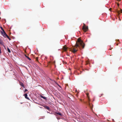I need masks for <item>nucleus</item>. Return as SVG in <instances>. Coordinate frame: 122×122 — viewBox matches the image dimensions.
Masks as SVG:
<instances>
[{
	"mask_svg": "<svg viewBox=\"0 0 122 122\" xmlns=\"http://www.w3.org/2000/svg\"><path fill=\"white\" fill-rule=\"evenodd\" d=\"M6 37H7V38L8 39V38H9V36L7 35V36H6Z\"/></svg>",
	"mask_w": 122,
	"mask_h": 122,
	"instance_id": "f3484780",
	"label": "nucleus"
},
{
	"mask_svg": "<svg viewBox=\"0 0 122 122\" xmlns=\"http://www.w3.org/2000/svg\"><path fill=\"white\" fill-rule=\"evenodd\" d=\"M89 104H90V103L89 102Z\"/></svg>",
	"mask_w": 122,
	"mask_h": 122,
	"instance_id": "393cba45",
	"label": "nucleus"
},
{
	"mask_svg": "<svg viewBox=\"0 0 122 122\" xmlns=\"http://www.w3.org/2000/svg\"><path fill=\"white\" fill-rule=\"evenodd\" d=\"M20 85L22 86L23 87L24 86V85L23 83H20Z\"/></svg>",
	"mask_w": 122,
	"mask_h": 122,
	"instance_id": "4468645a",
	"label": "nucleus"
},
{
	"mask_svg": "<svg viewBox=\"0 0 122 122\" xmlns=\"http://www.w3.org/2000/svg\"><path fill=\"white\" fill-rule=\"evenodd\" d=\"M0 44L2 45L3 44V41L0 39Z\"/></svg>",
	"mask_w": 122,
	"mask_h": 122,
	"instance_id": "9d476101",
	"label": "nucleus"
},
{
	"mask_svg": "<svg viewBox=\"0 0 122 122\" xmlns=\"http://www.w3.org/2000/svg\"><path fill=\"white\" fill-rule=\"evenodd\" d=\"M86 95H87V97H88V100L89 101L90 99H89V93H86Z\"/></svg>",
	"mask_w": 122,
	"mask_h": 122,
	"instance_id": "9b49d317",
	"label": "nucleus"
},
{
	"mask_svg": "<svg viewBox=\"0 0 122 122\" xmlns=\"http://www.w3.org/2000/svg\"><path fill=\"white\" fill-rule=\"evenodd\" d=\"M24 96L25 97V98H26L27 99L29 100V98L28 97H27V94L26 93L25 94H24Z\"/></svg>",
	"mask_w": 122,
	"mask_h": 122,
	"instance_id": "0eeeda50",
	"label": "nucleus"
},
{
	"mask_svg": "<svg viewBox=\"0 0 122 122\" xmlns=\"http://www.w3.org/2000/svg\"><path fill=\"white\" fill-rule=\"evenodd\" d=\"M1 33L2 34L3 36L5 37H6V36H7V35L5 33V32L4 31L2 32L1 31Z\"/></svg>",
	"mask_w": 122,
	"mask_h": 122,
	"instance_id": "7ed1b4c3",
	"label": "nucleus"
},
{
	"mask_svg": "<svg viewBox=\"0 0 122 122\" xmlns=\"http://www.w3.org/2000/svg\"><path fill=\"white\" fill-rule=\"evenodd\" d=\"M118 5H119V4H118Z\"/></svg>",
	"mask_w": 122,
	"mask_h": 122,
	"instance_id": "b1692460",
	"label": "nucleus"
},
{
	"mask_svg": "<svg viewBox=\"0 0 122 122\" xmlns=\"http://www.w3.org/2000/svg\"><path fill=\"white\" fill-rule=\"evenodd\" d=\"M3 46H4V47L5 49H6L5 47V46L4 45Z\"/></svg>",
	"mask_w": 122,
	"mask_h": 122,
	"instance_id": "412c9836",
	"label": "nucleus"
},
{
	"mask_svg": "<svg viewBox=\"0 0 122 122\" xmlns=\"http://www.w3.org/2000/svg\"><path fill=\"white\" fill-rule=\"evenodd\" d=\"M77 42L78 43L76 42L74 47L71 49V51L74 53H76L77 51L78 47H79L80 49H81V47H82V48L83 49L85 46V44L83 41L79 38L78 39Z\"/></svg>",
	"mask_w": 122,
	"mask_h": 122,
	"instance_id": "f257e3e1",
	"label": "nucleus"
},
{
	"mask_svg": "<svg viewBox=\"0 0 122 122\" xmlns=\"http://www.w3.org/2000/svg\"><path fill=\"white\" fill-rule=\"evenodd\" d=\"M68 48V47H67L66 46H64L63 47V50L65 51H67V49Z\"/></svg>",
	"mask_w": 122,
	"mask_h": 122,
	"instance_id": "20e7f679",
	"label": "nucleus"
},
{
	"mask_svg": "<svg viewBox=\"0 0 122 122\" xmlns=\"http://www.w3.org/2000/svg\"><path fill=\"white\" fill-rule=\"evenodd\" d=\"M58 86H59L60 87H61V86H60L59 85H58Z\"/></svg>",
	"mask_w": 122,
	"mask_h": 122,
	"instance_id": "5701e85b",
	"label": "nucleus"
},
{
	"mask_svg": "<svg viewBox=\"0 0 122 122\" xmlns=\"http://www.w3.org/2000/svg\"><path fill=\"white\" fill-rule=\"evenodd\" d=\"M116 12L118 13V14H120V13H122V10L120 9V10H117Z\"/></svg>",
	"mask_w": 122,
	"mask_h": 122,
	"instance_id": "423d86ee",
	"label": "nucleus"
},
{
	"mask_svg": "<svg viewBox=\"0 0 122 122\" xmlns=\"http://www.w3.org/2000/svg\"><path fill=\"white\" fill-rule=\"evenodd\" d=\"M44 107L46 109H47V110H48L49 111H50V108H49V107L47 106H46V105H45V106H44Z\"/></svg>",
	"mask_w": 122,
	"mask_h": 122,
	"instance_id": "39448f33",
	"label": "nucleus"
},
{
	"mask_svg": "<svg viewBox=\"0 0 122 122\" xmlns=\"http://www.w3.org/2000/svg\"><path fill=\"white\" fill-rule=\"evenodd\" d=\"M0 28L2 30V31H2V32H3L5 31L2 27H0Z\"/></svg>",
	"mask_w": 122,
	"mask_h": 122,
	"instance_id": "2eb2a0df",
	"label": "nucleus"
},
{
	"mask_svg": "<svg viewBox=\"0 0 122 122\" xmlns=\"http://www.w3.org/2000/svg\"><path fill=\"white\" fill-rule=\"evenodd\" d=\"M8 39H9V40H11V39L9 38H8Z\"/></svg>",
	"mask_w": 122,
	"mask_h": 122,
	"instance_id": "aec40b11",
	"label": "nucleus"
},
{
	"mask_svg": "<svg viewBox=\"0 0 122 122\" xmlns=\"http://www.w3.org/2000/svg\"><path fill=\"white\" fill-rule=\"evenodd\" d=\"M118 1H120L121 0H117Z\"/></svg>",
	"mask_w": 122,
	"mask_h": 122,
	"instance_id": "4be33fe9",
	"label": "nucleus"
},
{
	"mask_svg": "<svg viewBox=\"0 0 122 122\" xmlns=\"http://www.w3.org/2000/svg\"><path fill=\"white\" fill-rule=\"evenodd\" d=\"M7 49L8 52H9V53H10L11 52L10 51L8 47H7Z\"/></svg>",
	"mask_w": 122,
	"mask_h": 122,
	"instance_id": "f8f14e48",
	"label": "nucleus"
},
{
	"mask_svg": "<svg viewBox=\"0 0 122 122\" xmlns=\"http://www.w3.org/2000/svg\"><path fill=\"white\" fill-rule=\"evenodd\" d=\"M1 53V48L0 47V53Z\"/></svg>",
	"mask_w": 122,
	"mask_h": 122,
	"instance_id": "a211bd4d",
	"label": "nucleus"
},
{
	"mask_svg": "<svg viewBox=\"0 0 122 122\" xmlns=\"http://www.w3.org/2000/svg\"><path fill=\"white\" fill-rule=\"evenodd\" d=\"M25 57L26 58H27L29 60H31V59L30 58H29V57H28V56H26V55H25Z\"/></svg>",
	"mask_w": 122,
	"mask_h": 122,
	"instance_id": "ddd939ff",
	"label": "nucleus"
},
{
	"mask_svg": "<svg viewBox=\"0 0 122 122\" xmlns=\"http://www.w3.org/2000/svg\"><path fill=\"white\" fill-rule=\"evenodd\" d=\"M36 60H37H37H38V58L37 57V58H36Z\"/></svg>",
	"mask_w": 122,
	"mask_h": 122,
	"instance_id": "6ab92c4d",
	"label": "nucleus"
},
{
	"mask_svg": "<svg viewBox=\"0 0 122 122\" xmlns=\"http://www.w3.org/2000/svg\"><path fill=\"white\" fill-rule=\"evenodd\" d=\"M84 25L83 26L82 28V30L86 32L88 30V28L87 27H86L84 23L83 24Z\"/></svg>",
	"mask_w": 122,
	"mask_h": 122,
	"instance_id": "f03ea898",
	"label": "nucleus"
},
{
	"mask_svg": "<svg viewBox=\"0 0 122 122\" xmlns=\"http://www.w3.org/2000/svg\"><path fill=\"white\" fill-rule=\"evenodd\" d=\"M27 91V89H25V90H24V92H26V91Z\"/></svg>",
	"mask_w": 122,
	"mask_h": 122,
	"instance_id": "dca6fc26",
	"label": "nucleus"
},
{
	"mask_svg": "<svg viewBox=\"0 0 122 122\" xmlns=\"http://www.w3.org/2000/svg\"><path fill=\"white\" fill-rule=\"evenodd\" d=\"M40 97L41 98H43L44 99H45V100L46 99V97H44L42 96V95H41L40 96Z\"/></svg>",
	"mask_w": 122,
	"mask_h": 122,
	"instance_id": "1a4fd4ad",
	"label": "nucleus"
},
{
	"mask_svg": "<svg viewBox=\"0 0 122 122\" xmlns=\"http://www.w3.org/2000/svg\"><path fill=\"white\" fill-rule=\"evenodd\" d=\"M56 114H58L59 115H60L61 116H62V114L60 113H59V112H56V114H55V115L56 116Z\"/></svg>",
	"mask_w": 122,
	"mask_h": 122,
	"instance_id": "6e6552de",
	"label": "nucleus"
}]
</instances>
